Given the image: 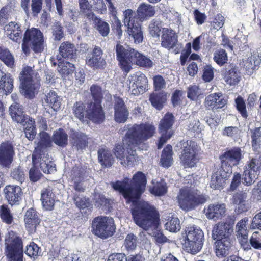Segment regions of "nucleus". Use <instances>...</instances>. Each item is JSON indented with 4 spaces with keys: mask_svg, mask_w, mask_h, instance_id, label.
Instances as JSON below:
<instances>
[{
    "mask_svg": "<svg viewBox=\"0 0 261 261\" xmlns=\"http://www.w3.org/2000/svg\"><path fill=\"white\" fill-rule=\"evenodd\" d=\"M43 208L46 211H52L55 203V195L50 187L44 188L41 191V198Z\"/></svg>",
    "mask_w": 261,
    "mask_h": 261,
    "instance_id": "obj_34",
    "label": "nucleus"
},
{
    "mask_svg": "<svg viewBox=\"0 0 261 261\" xmlns=\"http://www.w3.org/2000/svg\"><path fill=\"white\" fill-rule=\"evenodd\" d=\"M114 119L119 123L125 122L129 115V112L123 99L120 97L115 98L114 105Z\"/></svg>",
    "mask_w": 261,
    "mask_h": 261,
    "instance_id": "obj_28",
    "label": "nucleus"
},
{
    "mask_svg": "<svg viewBox=\"0 0 261 261\" xmlns=\"http://www.w3.org/2000/svg\"><path fill=\"white\" fill-rule=\"evenodd\" d=\"M250 246L255 249L261 250V234L259 232L255 231L252 234L249 240Z\"/></svg>",
    "mask_w": 261,
    "mask_h": 261,
    "instance_id": "obj_62",
    "label": "nucleus"
},
{
    "mask_svg": "<svg viewBox=\"0 0 261 261\" xmlns=\"http://www.w3.org/2000/svg\"><path fill=\"white\" fill-rule=\"evenodd\" d=\"M80 12L84 14L88 20H91L95 16L92 8V6L89 3L88 0H79Z\"/></svg>",
    "mask_w": 261,
    "mask_h": 261,
    "instance_id": "obj_47",
    "label": "nucleus"
},
{
    "mask_svg": "<svg viewBox=\"0 0 261 261\" xmlns=\"http://www.w3.org/2000/svg\"><path fill=\"white\" fill-rule=\"evenodd\" d=\"M122 23L117 16H115L111 23L112 30L118 39H120L122 36Z\"/></svg>",
    "mask_w": 261,
    "mask_h": 261,
    "instance_id": "obj_58",
    "label": "nucleus"
},
{
    "mask_svg": "<svg viewBox=\"0 0 261 261\" xmlns=\"http://www.w3.org/2000/svg\"><path fill=\"white\" fill-rule=\"evenodd\" d=\"M90 93L93 100L88 101L90 106H93L102 115L105 116L101 105L103 99V92L102 88L97 84H93L90 88Z\"/></svg>",
    "mask_w": 261,
    "mask_h": 261,
    "instance_id": "obj_25",
    "label": "nucleus"
},
{
    "mask_svg": "<svg viewBox=\"0 0 261 261\" xmlns=\"http://www.w3.org/2000/svg\"><path fill=\"white\" fill-rule=\"evenodd\" d=\"M247 193L244 190L234 193L231 198V203L234 205V211L238 214L247 212L250 206L247 202Z\"/></svg>",
    "mask_w": 261,
    "mask_h": 261,
    "instance_id": "obj_22",
    "label": "nucleus"
},
{
    "mask_svg": "<svg viewBox=\"0 0 261 261\" xmlns=\"http://www.w3.org/2000/svg\"><path fill=\"white\" fill-rule=\"evenodd\" d=\"M148 79L143 73L136 75L135 81L132 85L131 93L134 95L143 94L148 90Z\"/></svg>",
    "mask_w": 261,
    "mask_h": 261,
    "instance_id": "obj_33",
    "label": "nucleus"
},
{
    "mask_svg": "<svg viewBox=\"0 0 261 261\" xmlns=\"http://www.w3.org/2000/svg\"><path fill=\"white\" fill-rule=\"evenodd\" d=\"M261 172V154H257L247 161L243 173V184L247 186L252 185L258 178Z\"/></svg>",
    "mask_w": 261,
    "mask_h": 261,
    "instance_id": "obj_14",
    "label": "nucleus"
},
{
    "mask_svg": "<svg viewBox=\"0 0 261 261\" xmlns=\"http://www.w3.org/2000/svg\"><path fill=\"white\" fill-rule=\"evenodd\" d=\"M49 159L47 156L44 155H41L40 158L36 161L33 162L32 160V163L33 165L37 167L38 164H39V166L40 169L46 174H51L55 171L56 167L55 165L48 161Z\"/></svg>",
    "mask_w": 261,
    "mask_h": 261,
    "instance_id": "obj_37",
    "label": "nucleus"
},
{
    "mask_svg": "<svg viewBox=\"0 0 261 261\" xmlns=\"http://www.w3.org/2000/svg\"><path fill=\"white\" fill-rule=\"evenodd\" d=\"M58 70L62 78L65 79L73 73L75 67L73 64L69 62L63 61L62 62H59Z\"/></svg>",
    "mask_w": 261,
    "mask_h": 261,
    "instance_id": "obj_49",
    "label": "nucleus"
},
{
    "mask_svg": "<svg viewBox=\"0 0 261 261\" xmlns=\"http://www.w3.org/2000/svg\"><path fill=\"white\" fill-rule=\"evenodd\" d=\"M204 212L208 219L218 220L225 215L226 205L224 203L211 204L204 208Z\"/></svg>",
    "mask_w": 261,
    "mask_h": 261,
    "instance_id": "obj_32",
    "label": "nucleus"
},
{
    "mask_svg": "<svg viewBox=\"0 0 261 261\" xmlns=\"http://www.w3.org/2000/svg\"><path fill=\"white\" fill-rule=\"evenodd\" d=\"M4 30L7 36L13 42L19 43L23 37L22 25L18 22H9L5 25Z\"/></svg>",
    "mask_w": 261,
    "mask_h": 261,
    "instance_id": "obj_27",
    "label": "nucleus"
},
{
    "mask_svg": "<svg viewBox=\"0 0 261 261\" xmlns=\"http://www.w3.org/2000/svg\"><path fill=\"white\" fill-rule=\"evenodd\" d=\"M95 205L99 208H101L103 210L111 211L112 209L111 200L107 198L102 194H99L95 200Z\"/></svg>",
    "mask_w": 261,
    "mask_h": 261,
    "instance_id": "obj_53",
    "label": "nucleus"
},
{
    "mask_svg": "<svg viewBox=\"0 0 261 261\" xmlns=\"http://www.w3.org/2000/svg\"><path fill=\"white\" fill-rule=\"evenodd\" d=\"M0 218L3 222L10 225L13 222V214L7 204L0 206Z\"/></svg>",
    "mask_w": 261,
    "mask_h": 261,
    "instance_id": "obj_51",
    "label": "nucleus"
},
{
    "mask_svg": "<svg viewBox=\"0 0 261 261\" xmlns=\"http://www.w3.org/2000/svg\"><path fill=\"white\" fill-rule=\"evenodd\" d=\"M202 95L200 88L198 86L190 85L187 89V97L193 101H196Z\"/></svg>",
    "mask_w": 261,
    "mask_h": 261,
    "instance_id": "obj_55",
    "label": "nucleus"
},
{
    "mask_svg": "<svg viewBox=\"0 0 261 261\" xmlns=\"http://www.w3.org/2000/svg\"><path fill=\"white\" fill-rule=\"evenodd\" d=\"M227 102V98L221 92H216L206 96L204 105L206 110L215 112L220 109H224Z\"/></svg>",
    "mask_w": 261,
    "mask_h": 261,
    "instance_id": "obj_20",
    "label": "nucleus"
},
{
    "mask_svg": "<svg viewBox=\"0 0 261 261\" xmlns=\"http://www.w3.org/2000/svg\"><path fill=\"white\" fill-rule=\"evenodd\" d=\"M240 147H233L227 149L220 156L221 166L232 172V167L239 165L244 156Z\"/></svg>",
    "mask_w": 261,
    "mask_h": 261,
    "instance_id": "obj_15",
    "label": "nucleus"
},
{
    "mask_svg": "<svg viewBox=\"0 0 261 261\" xmlns=\"http://www.w3.org/2000/svg\"><path fill=\"white\" fill-rule=\"evenodd\" d=\"M181 152L179 158L181 164L185 168L196 166L199 160L200 148L197 143L192 140L181 141Z\"/></svg>",
    "mask_w": 261,
    "mask_h": 261,
    "instance_id": "obj_11",
    "label": "nucleus"
},
{
    "mask_svg": "<svg viewBox=\"0 0 261 261\" xmlns=\"http://www.w3.org/2000/svg\"><path fill=\"white\" fill-rule=\"evenodd\" d=\"M52 137L54 143L60 147H65L68 144V135L62 128L55 130Z\"/></svg>",
    "mask_w": 261,
    "mask_h": 261,
    "instance_id": "obj_42",
    "label": "nucleus"
},
{
    "mask_svg": "<svg viewBox=\"0 0 261 261\" xmlns=\"http://www.w3.org/2000/svg\"><path fill=\"white\" fill-rule=\"evenodd\" d=\"M213 60L219 66H222L228 61L227 53L225 49H218L214 53Z\"/></svg>",
    "mask_w": 261,
    "mask_h": 261,
    "instance_id": "obj_52",
    "label": "nucleus"
},
{
    "mask_svg": "<svg viewBox=\"0 0 261 261\" xmlns=\"http://www.w3.org/2000/svg\"><path fill=\"white\" fill-rule=\"evenodd\" d=\"M178 43V35L171 29L164 28L161 35V46L168 50L174 48Z\"/></svg>",
    "mask_w": 261,
    "mask_h": 261,
    "instance_id": "obj_29",
    "label": "nucleus"
},
{
    "mask_svg": "<svg viewBox=\"0 0 261 261\" xmlns=\"http://www.w3.org/2000/svg\"><path fill=\"white\" fill-rule=\"evenodd\" d=\"M53 137L45 131H40L38 134V141L32 154L33 162L40 158L41 155H44L48 148L53 146Z\"/></svg>",
    "mask_w": 261,
    "mask_h": 261,
    "instance_id": "obj_19",
    "label": "nucleus"
},
{
    "mask_svg": "<svg viewBox=\"0 0 261 261\" xmlns=\"http://www.w3.org/2000/svg\"><path fill=\"white\" fill-rule=\"evenodd\" d=\"M165 224L166 229L170 232H176L180 229V221L174 215L170 214Z\"/></svg>",
    "mask_w": 261,
    "mask_h": 261,
    "instance_id": "obj_48",
    "label": "nucleus"
},
{
    "mask_svg": "<svg viewBox=\"0 0 261 261\" xmlns=\"http://www.w3.org/2000/svg\"><path fill=\"white\" fill-rule=\"evenodd\" d=\"M86 64L93 69H104L107 66V62L103 56L102 49L98 46H94L92 51L88 53L86 59Z\"/></svg>",
    "mask_w": 261,
    "mask_h": 261,
    "instance_id": "obj_17",
    "label": "nucleus"
},
{
    "mask_svg": "<svg viewBox=\"0 0 261 261\" xmlns=\"http://www.w3.org/2000/svg\"><path fill=\"white\" fill-rule=\"evenodd\" d=\"M177 198L179 207L184 211H189L205 203L209 197L198 190L181 188Z\"/></svg>",
    "mask_w": 261,
    "mask_h": 261,
    "instance_id": "obj_7",
    "label": "nucleus"
},
{
    "mask_svg": "<svg viewBox=\"0 0 261 261\" xmlns=\"http://www.w3.org/2000/svg\"><path fill=\"white\" fill-rule=\"evenodd\" d=\"M254 56L248 57L244 62V68L249 73H252L258 66L259 61Z\"/></svg>",
    "mask_w": 261,
    "mask_h": 261,
    "instance_id": "obj_57",
    "label": "nucleus"
},
{
    "mask_svg": "<svg viewBox=\"0 0 261 261\" xmlns=\"http://www.w3.org/2000/svg\"><path fill=\"white\" fill-rule=\"evenodd\" d=\"M44 42L43 34L39 29H27L22 40V51L27 56L30 54L31 49L35 53H41L44 50Z\"/></svg>",
    "mask_w": 261,
    "mask_h": 261,
    "instance_id": "obj_8",
    "label": "nucleus"
},
{
    "mask_svg": "<svg viewBox=\"0 0 261 261\" xmlns=\"http://www.w3.org/2000/svg\"><path fill=\"white\" fill-rule=\"evenodd\" d=\"M116 59L122 71L127 74L132 69V65L150 68L153 65L152 61L147 57L132 47L125 48L120 44L115 47Z\"/></svg>",
    "mask_w": 261,
    "mask_h": 261,
    "instance_id": "obj_5",
    "label": "nucleus"
},
{
    "mask_svg": "<svg viewBox=\"0 0 261 261\" xmlns=\"http://www.w3.org/2000/svg\"><path fill=\"white\" fill-rule=\"evenodd\" d=\"M15 155V149L12 142L5 141L0 144V165L9 168Z\"/></svg>",
    "mask_w": 261,
    "mask_h": 261,
    "instance_id": "obj_21",
    "label": "nucleus"
},
{
    "mask_svg": "<svg viewBox=\"0 0 261 261\" xmlns=\"http://www.w3.org/2000/svg\"><path fill=\"white\" fill-rule=\"evenodd\" d=\"M137 245V237L132 233H128L124 240V246L128 251L135 250Z\"/></svg>",
    "mask_w": 261,
    "mask_h": 261,
    "instance_id": "obj_56",
    "label": "nucleus"
},
{
    "mask_svg": "<svg viewBox=\"0 0 261 261\" xmlns=\"http://www.w3.org/2000/svg\"><path fill=\"white\" fill-rule=\"evenodd\" d=\"M91 227L93 233L103 239L112 236L115 232L116 226L113 219L107 216L94 218Z\"/></svg>",
    "mask_w": 261,
    "mask_h": 261,
    "instance_id": "obj_12",
    "label": "nucleus"
},
{
    "mask_svg": "<svg viewBox=\"0 0 261 261\" xmlns=\"http://www.w3.org/2000/svg\"><path fill=\"white\" fill-rule=\"evenodd\" d=\"M248 219L245 217L240 220L236 225L237 237L241 244V247L246 250L251 249L248 242V230L247 224Z\"/></svg>",
    "mask_w": 261,
    "mask_h": 261,
    "instance_id": "obj_23",
    "label": "nucleus"
},
{
    "mask_svg": "<svg viewBox=\"0 0 261 261\" xmlns=\"http://www.w3.org/2000/svg\"><path fill=\"white\" fill-rule=\"evenodd\" d=\"M236 108L241 116L244 118H247L248 116L246 110V106L243 98L239 96L235 99Z\"/></svg>",
    "mask_w": 261,
    "mask_h": 261,
    "instance_id": "obj_59",
    "label": "nucleus"
},
{
    "mask_svg": "<svg viewBox=\"0 0 261 261\" xmlns=\"http://www.w3.org/2000/svg\"><path fill=\"white\" fill-rule=\"evenodd\" d=\"M35 71L32 67L26 66L23 67L19 75L20 91L28 98H33L40 87L39 81L34 77Z\"/></svg>",
    "mask_w": 261,
    "mask_h": 261,
    "instance_id": "obj_9",
    "label": "nucleus"
},
{
    "mask_svg": "<svg viewBox=\"0 0 261 261\" xmlns=\"http://www.w3.org/2000/svg\"><path fill=\"white\" fill-rule=\"evenodd\" d=\"M72 200L77 207L79 209H84L87 207L88 199L85 197L81 198L77 193H74L72 195Z\"/></svg>",
    "mask_w": 261,
    "mask_h": 261,
    "instance_id": "obj_61",
    "label": "nucleus"
},
{
    "mask_svg": "<svg viewBox=\"0 0 261 261\" xmlns=\"http://www.w3.org/2000/svg\"><path fill=\"white\" fill-rule=\"evenodd\" d=\"M89 138L85 133L73 130L70 134V143L76 150H85L88 146Z\"/></svg>",
    "mask_w": 261,
    "mask_h": 261,
    "instance_id": "obj_26",
    "label": "nucleus"
},
{
    "mask_svg": "<svg viewBox=\"0 0 261 261\" xmlns=\"http://www.w3.org/2000/svg\"><path fill=\"white\" fill-rule=\"evenodd\" d=\"M230 170H225L221 166L214 172L211 177L210 187L213 189H221L223 188L225 181L231 175Z\"/></svg>",
    "mask_w": 261,
    "mask_h": 261,
    "instance_id": "obj_24",
    "label": "nucleus"
},
{
    "mask_svg": "<svg viewBox=\"0 0 261 261\" xmlns=\"http://www.w3.org/2000/svg\"><path fill=\"white\" fill-rule=\"evenodd\" d=\"M151 193L158 196H163L167 192V187L165 184L157 182L150 190Z\"/></svg>",
    "mask_w": 261,
    "mask_h": 261,
    "instance_id": "obj_64",
    "label": "nucleus"
},
{
    "mask_svg": "<svg viewBox=\"0 0 261 261\" xmlns=\"http://www.w3.org/2000/svg\"><path fill=\"white\" fill-rule=\"evenodd\" d=\"M9 114L12 120L17 123H22L28 115L25 114L22 105L16 102L10 106Z\"/></svg>",
    "mask_w": 261,
    "mask_h": 261,
    "instance_id": "obj_36",
    "label": "nucleus"
},
{
    "mask_svg": "<svg viewBox=\"0 0 261 261\" xmlns=\"http://www.w3.org/2000/svg\"><path fill=\"white\" fill-rule=\"evenodd\" d=\"M24 220L26 229L29 233H34L37 227L39 225L41 220L37 212L33 208H30L25 213Z\"/></svg>",
    "mask_w": 261,
    "mask_h": 261,
    "instance_id": "obj_31",
    "label": "nucleus"
},
{
    "mask_svg": "<svg viewBox=\"0 0 261 261\" xmlns=\"http://www.w3.org/2000/svg\"><path fill=\"white\" fill-rule=\"evenodd\" d=\"M48 106L54 111H57L61 107V101L59 97L54 91H50L47 95L45 99Z\"/></svg>",
    "mask_w": 261,
    "mask_h": 261,
    "instance_id": "obj_50",
    "label": "nucleus"
},
{
    "mask_svg": "<svg viewBox=\"0 0 261 261\" xmlns=\"http://www.w3.org/2000/svg\"><path fill=\"white\" fill-rule=\"evenodd\" d=\"M235 220L236 217L234 215L229 216L227 220L228 222H219L216 224L215 226H217L219 224L224 225V228L222 227V229H219L220 231L230 235L231 233L233 231V226L234 224Z\"/></svg>",
    "mask_w": 261,
    "mask_h": 261,
    "instance_id": "obj_54",
    "label": "nucleus"
},
{
    "mask_svg": "<svg viewBox=\"0 0 261 261\" xmlns=\"http://www.w3.org/2000/svg\"><path fill=\"white\" fill-rule=\"evenodd\" d=\"M174 117L173 115L170 113H167L163 118L161 120L159 131L161 134L158 143V148L161 149L163 145L172 136L173 132L171 128L174 123Z\"/></svg>",
    "mask_w": 261,
    "mask_h": 261,
    "instance_id": "obj_16",
    "label": "nucleus"
},
{
    "mask_svg": "<svg viewBox=\"0 0 261 261\" xmlns=\"http://www.w3.org/2000/svg\"><path fill=\"white\" fill-rule=\"evenodd\" d=\"M181 236L183 248L187 252L195 254L202 249L204 233L198 226L193 225L186 227Z\"/></svg>",
    "mask_w": 261,
    "mask_h": 261,
    "instance_id": "obj_6",
    "label": "nucleus"
},
{
    "mask_svg": "<svg viewBox=\"0 0 261 261\" xmlns=\"http://www.w3.org/2000/svg\"><path fill=\"white\" fill-rule=\"evenodd\" d=\"M146 184V176L141 171H137L133 175L130 183L127 178L112 183V188L123 196L126 202L132 203L131 213L133 220L138 226L145 230L156 226L160 220L159 214L154 206L139 200L145 191Z\"/></svg>",
    "mask_w": 261,
    "mask_h": 261,
    "instance_id": "obj_1",
    "label": "nucleus"
},
{
    "mask_svg": "<svg viewBox=\"0 0 261 261\" xmlns=\"http://www.w3.org/2000/svg\"><path fill=\"white\" fill-rule=\"evenodd\" d=\"M252 150L261 152V127H255L250 130Z\"/></svg>",
    "mask_w": 261,
    "mask_h": 261,
    "instance_id": "obj_43",
    "label": "nucleus"
},
{
    "mask_svg": "<svg viewBox=\"0 0 261 261\" xmlns=\"http://www.w3.org/2000/svg\"><path fill=\"white\" fill-rule=\"evenodd\" d=\"M155 13L154 7L145 3H141L137 9V14L133 10L128 9L123 12L124 22L127 27V33L136 44L143 41V33L141 23Z\"/></svg>",
    "mask_w": 261,
    "mask_h": 261,
    "instance_id": "obj_3",
    "label": "nucleus"
},
{
    "mask_svg": "<svg viewBox=\"0 0 261 261\" xmlns=\"http://www.w3.org/2000/svg\"><path fill=\"white\" fill-rule=\"evenodd\" d=\"M223 78L225 82L231 86L238 84L241 80L240 72L235 67L226 70L224 74Z\"/></svg>",
    "mask_w": 261,
    "mask_h": 261,
    "instance_id": "obj_44",
    "label": "nucleus"
},
{
    "mask_svg": "<svg viewBox=\"0 0 261 261\" xmlns=\"http://www.w3.org/2000/svg\"><path fill=\"white\" fill-rule=\"evenodd\" d=\"M167 100V93L164 91L152 93L150 95L149 101L153 107L160 110Z\"/></svg>",
    "mask_w": 261,
    "mask_h": 261,
    "instance_id": "obj_40",
    "label": "nucleus"
},
{
    "mask_svg": "<svg viewBox=\"0 0 261 261\" xmlns=\"http://www.w3.org/2000/svg\"><path fill=\"white\" fill-rule=\"evenodd\" d=\"M1 76L0 78V93L5 95L10 94L14 88V79L11 73L5 72L0 70Z\"/></svg>",
    "mask_w": 261,
    "mask_h": 261,
    "instance_id": "obj_35",
    "label": "nucleus"
},
{
    "mask_svg": "<svg viewBox=\"0 0 261 261\" xmlns=\"http://www.w3.org/2000/svg\"><path fill=\"white\" fill-rule=\"evenodd\" d=\"M98 159L101 166L105 168L111 167L114 162V158L111 151L103 148L98 150Z\"/></svg>",
    "mask_w": 261,
    "mask_h": 261,
    "instance_id": "obj_39",
    "label": "nucleus"
},
{
    "mask_svg": "<svg viewBox=\"0 0 261 261\" xmlns=\"http://www.w3.org/2000/svg\"><path fill=\"white\" fill-rule=\"evenodd\" d=\"M86 175V169L81 165H75L71 171L70 181L72 183L71 186L77 193H84L86 191L84 185Z\"/></svg>",
    "mask_w": 261,
    "mask_h": 261,
    "instance_id": "obj_18",
    "label": "nucleus"
},
{
    "mask_svg": "<svg viewBox=\"0 0 261 261\" xmlns=\"http://www.w3.org/2000/svg\"><path fill=\"white\" fill-rule=\"evenodd\" d=\"M94 23L95 28L102 37H107L110 32L109 24L101 18L94 16L92 19Z\"/></svg>",
    "mask_w": 261,
    "mask_h": 261,
    "instance_id": "obj_46",
    "label": "nucleus"
},
{
    "mask_svg": "<svg viewBox=\"0 0 261 261\" xmlns=\"http://www.w3.org/2000/svg\"><path fill=\"white\" fill-rule=\"evenodd\" d=\"M161 23L157 20H153L149 25V34L154 38H159L161 32Z\"/></svg>",
    "mask_w": 261,
    "mask_h": 261,
    "instance_id": "obj_60",
    "label": "nucleus"
},
{
    "mask_svg": "<svg viewBox=\"0 0 261 261\" xmlns=\"http://www.w3.org/2000/svg\"><path fill=\"white\" fill-rule=\"evenodd\" d=\"M0 60L9 68L14 66L15 59L12 54L8 48L1 46Z\"/></svg>",
    "mask_w": 261,
    "mask_h": 261,
    "instance_id": "obj_45",
    "label": "nucleus"
},
{
    "mask_svg": "<svg viewBox=\"0 0 261 261\" xmlns=\"http://www.w3.org/2000/svg\"><path fill=\"white\" fill-rule=\"evenodd\" d=\"M72 112L74 116L83 122L89 120L95 123L100 124L105 119V116L90 106L89 102L86 104L81 100L76 101L72 107Z\"/></svg>",
    "mask_w": 261,
    "mask_h": 261,
    "instance_id": "obj_10",
    "label": "nucleus"
},
{
    "mask_svg": "<svg viewBox=\"0 0 261 261\" xmlns=\"http://www.w3.org/2000/svg\"><path fill=\"white\" fill-rule=\"evenodd\" d=\"M43 7V0H31V13L33 17H37L41 12Z\"/></svg>",
    "mask_w": 261,
    "mask_h": 261,
    "instance_id": "obj_63",
    "label": "nucleus"
},
{
    "mask_svg": "<svg viewBox=\"0 0 261 261\" xmlns=\"http://www.w3.org/2000/svg\"><path fill=\"white\" fill-rule=\"evenodd\" d=\"M224 225L219 224L214 226L212 231V237L216 240L215 243V253L219 257H225L228 254L231 247L230 235L220 231L219 229L224 228Z\"/></svg>",
    "mask_w": 261,
    "mask_h": 261,
    "instance_id": "obj_13",
    "label": "nucleus"
},
{
    "mask_svg": "<svg viewBox=\"0 0 261 261\" xmlns=\"http://www.w3.org/2000/svg\"><path fill=\"white\" fill-rule=\"evenodd\" d=\"M4 192L6 199L11 205L18 204L23 194L21 188L17 185H7Z\"/></svg>",
    "mask_w": 261,
    "mask_h": 261,
    "instance_id": "obj_30",
    "label": "nucleus"
},
{
    "mask_svg": "<svg viewBox=\"0 0 261 261\" xmlns=\"http://www.w3.org/2000/svg\"><path fill=\"white\" fill-rule=\"evenodd\" d=\"M60 56L67 59H72L75 58L76 49L74 45L68 41L62 42L59 48Z\"/></svg>",
    "mask_w": 261,
    "mask_h": 261,
    "instance_id": "obj_38",
    "label": "nucleus"
},
{
    "mask_svg": "<svg viewBox=\"0 0 261 261\" xmlns=\"http://www.w3.org/2000/svg\"><path fill=\"white\" fill-rule=\"evenodd\" d=\"M155 133V126L149 123L135 124L125 133L123 139L124 145L116 143L113 152L122 165L132 167L138 159L135 147L151 138Z\"/></svg>",
    "mask_w": 261,
    "mask_h": 261,
    "instance_id": "obj_2",
    "label": "nucleus"
},
{
    "mask_svg": "<svg viewBox=\"0 0 261 261\" xmlns=\"http://www.w3.org/2000/svg\"><path fill=\"white\" fill-rule=\"evenodd\" d=\"M173 155L172 146L170 144L167 145L162 152L160 162L161 165L166 168L170 167L173 162Z\"/></svg>",
    "mask_w": 261,
    "mask_h": 261,
    "instance_id": "obj_41",
    "label": "nucleus"
},
{
    "mask_svg": "<svg viewBox=\"0 0 261 261\" xmlns=\"http://www.w3.org/2000/svg\"><path fill=\"white\" fill-rule=\"evenodd\" d=\"M5 254L7 261H25L23 240L13 231H9L5 239ZM25 254L36 259L41 253V248L34 242L26 246Z\"/></svg>",
    "mask_w": 261,
    "mask_h": 261,
    "instance_id": "obj_4",
    "label": "nucleus"
}]
</instances>
